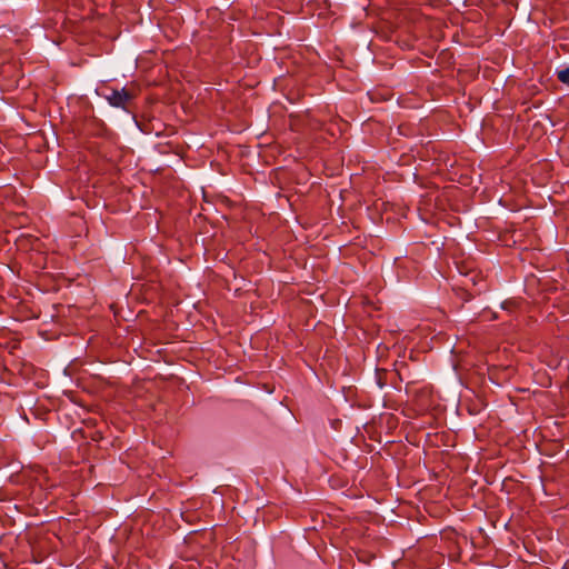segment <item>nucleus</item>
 Instances as JSON below:
<instances>
[{"instance_id": "obj_1", "label": "nucleus", "mask_w": 569, "mask_h": 569, "mask_svg": "<svg viewBox=\"0 0 569 569\" xmlns=\"http://www.w3.org/2000/svg\"><path fill=\"white\" fill-rule=\"evenodd\" d=\"M101 96L109 102L111 107L120 108L127 110L128 102L132 99V96L127 91L126 88L122 89H107Z\"/></svg>"}, {"instance_id": "obj_2", "label": "nucleus", "mask_w": 569, "mask_h": 569, "mask_svg": "<svg viewBox=\"0 0 569 569\" xmlns=\"http://www.w3.org/2000/svg\"><path fill=\"white\" fill-rule=\"evenodd\" d=\"M558 80L569 86V67L557 71Z\"/></svg>"}]
</instances>
